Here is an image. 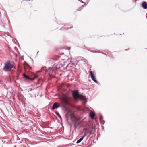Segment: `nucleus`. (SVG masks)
I'll use <instances>...</instances> for the list:
<instances>
[{
  "mask_svg": "<svg viewBox=\"0 0 147 147\" xmlns=\"http://www.w3.org/2000/svg\"><path fill=\"white\" fill-rule=\"evenodd\" d=\"M62 65L61 63H58L54 65L51 68L49 72H51L52 74L53 75L56 74V71L61 67H62Z\"/></svg>",
  "mask_w": 147,
  "mask_h": 147,
  "instance_id": "obj_1",
  "label": "nucleus"
},
{
  "mask_svg": "<svg viewBox=\"0 0 147 147\" xmlns=\"http://www.w3.org/2000/svg\"><path fill=\"white\" fill-rule=\"evenodd\" d=\"M13 66L9 62H7L4 64L3 70L6 71H10L13 68Z\"/></svg>",
  "mask_w": 147,
  "mask_h": 147,
  "instance_id": "obj_2",
  "label": "nucleus"
},
{
  "mask_svg": "<svg viewBox=\"0 0 147 147\" xmlns=\"http://www.w3.org/2000/svg\"><path fill=\"white\" fill-rule=\"evenodd\" d=\"M90 74L92 80L95 83L98 84V82L96 80V78L92 71H90Z\"/></svg>",
  "mask_w": 147,
  "mask_h": 147,
  "instance_id": "obj_3",
  "label": "nucleus"
},
{
  "mask_svg": "<svg viewBox=\"0 0 147 147\" xmlns=\"http://www.w3.org/2000/svg\"><path fill=\"white\" fill-rule=\"evenodd\" d=\"M77 65V64L76 63L71 62L69 63L68 64L67 66V67H70L71 68H73L76 67Z\"/></svg>",
  "mask_w": 147,
  "mask_h": 147,
  "instance_id": "obj_4",
  "label": "nucleus"
},
{
  "mask_svg": "<svg viewBox=\"0 0 147 147\" xmlns=\"http://www.w3.org/2000/svg\"><path fill=\"white\" fill-rule=\"evenodd\" d=\"M79 95V92L77 90H74L72 92L73 96L76 99L78 98Z\"/></svg>",
  "mask_w": 147,
  "mask_h": 147,
  "instance_id": "obj_5",
  "label": "nucleus"
},
{
  "mask_svg": "<svg viewBox=\"0 0 147 147\" xmlns=\"http://www.w3.org/2000/svg\"><path fill=\"white\" fill-rule=\"evenodd\" d=\"M60 106V104L56 102L53 104L52 107V109L53 110L57 109Z\"/></svg>",
  "mask_w": 147,
  "mask_h": 147,
  "instance_id": "obj_6",
  "label": "nucleus"
},
{
  "mask_svg": "<svg viewBox=\"0 0 147 147\" xmlns=\"http://www.w3.org/2000/svg\"><path fill=\"white\" fill-rule=\"evenodd\" d=\"M51 69V68L50 67H49L47 69H46V67H44L42 68V71H45L46 72H48L49 73V75L52 74L51 72H49L50 71V70Z\"/></svg>",
  "mask_w": 147,
  "mask_h": 147,
  "instance_id": "obj_7",
  "label": "nucleus"
},
{
  "mask_svg": "<svg viewBox=\"0 0 147 147\" xmlns=\"http://www.w3.org/2000/svg\"><path fill=\"white\" fill-rule=\"evenodd\" d=\"M84 132L83 136H84V137H85L88 134H90L89 131H88V129H84Z\"/></svg>",
  "mask_w": 147,
  "mask_h": 147,
  "instance_id": "obj_8",
  "label": "nucleus"
},
{
  "mask_svg": "<svg viewBox=\"0 0 147 147\" xmlns=\"http://www.w3.org/2000/svg\"><path fill=\"white\" fill-rule=\"evenodd\" d=\"M142 6L143 8L145 9H147V3L145 1H144L142 3Z\"/></svg>",
  "mask_w": 147,
  "mask_h": 147,
  "instance_id": "obj_9",
  "label": "nucleus"
},
{
  "mask_svg": "<svg viewBox=\"0 0 147 147\" xmlns=\"http://www.w3.org/2000/svg\"><path fill=\"white\" fill-rule=\"evenodd\" d=\"M89 115L91 119H94L95 116V114L93 112H91L89 113Z\"/></svg>",
  "mask_w": 147,
  "mask_h": 147,
  "instance_id": "obj_10",
  "label": "nucleus"
},
{
  "mask_svg": "<svg viewBox=\"0 0 147 147\" xmlns=\"http://www.w3.org/2000/svg\"><path fill=\"white\" fill-rule=\"evenodd\" d=\"M87 50H88L90 52H92L93 53H96V52H98V53H101L102 54H104L103 52H101V51L100 50H95V51H94L92 50H89L87 49Z\"/></svg>",
  "mask_w": 147,
  "mask_h": 147,
  "instance_id": "obj_11",
  "label": "nucleus"
},
{
  "mask_svg": "<svg viewBox=\"0 0 147 147\" xmlns=\"http://www.w3.org/2000/svg\"><path fill=\"white\" fill-rule=\"evenodd\" d=\"M38 77V75H36L33 78H31L29 77H28V79L30 80L31 81H33L36 78Z\"/></svg>",
  "mask_w": 147,
  "mask_h": 147,
  "instance_id": "obj_12",
  "label": "nucleus"
},
{
  "mask_svg": "<svg viewBox=\"0 0 147 147\" xmlns=\"http://www.w3.org/2000/svg\"><path fill=\"white\" fill-rule=\"evenodd\" d=\"M88 129L90 133V135L92 133V132L93 130V128L92 127H90Z\"/></svg>",
  "mask_w": 147,
  "mask_h": 147,
  "instance_id": "obj_13",
  "label": "nucleus"
},
{
  "mask_svg": "<svg viewBox=\"0 0 147 147\" xmlns=\"http://www.w3.org/2000/svg\"><path fill=\"white\" fill-rule=\"evenodd\" d=\"M55 114L57 115L61 119L62 118L61 117V116L59 114V113L57 111L55 112Z\"/></svg>",
  "mask_w": 147,
  "mask_h": 147,
  "instance_id": "obj_14",
  "label": "nucleus"
},
{
  "mask_svg": "<svg viewBox=\"0 0 147 147\" xmlns=\"http://www.w3.org/2000/svg\"><path fill=\"white\" fill-rule=\"evenodd\" d=\"M72 28V27H70V28H65V27H64V28H61L60 29H62V30H63V29H65V30H67V29H68L69 28Z\"/></svg>",
  "mask_w": 147,
  "mask_h": 147,
  "instance_id": "obj_15",
  "label": "nucleus"
},
{
  "mask_svg": "<svg viewBox=\"0 0 147 147\" xmlns=\"http://www.w3.org/2000/svg\"><path fill=\"white\" fill-rule=\"evenodd\" d=\"M23 77L24 78H25L26 79H28V78L29 76H28L26 75L25 74H24L23 75Z\"/></svg>",
  "mask_w": 147,
  "mask_h": 147,
  "instance_id": "obj_16",
  "label": "nucleus"
},
{
  "mask_svg": "<svg viewBox=\"0 0 147 147\" xmlns=\"http://www.w3.org/2000/svg\"><path fill=\"white\" fill-rule=\"evenodd\" d=\"M100 122H101V123L102 124H104L105 121L104 120H103V119H102V120H100Z\"/></svg>",
  "mask_w": 147,
  "mask_h": 147,
  "instance_id": "obj_17",
  "label": "nucleus"
},
{
  "mask_svg": "<svg viewBox=\"0 0 147 147\" xmlns=\"http://www.w3.org/2000/svg\"><path fill=\"white\" fill-rule=\"evenodd\" d=\"M103 119V117L102 115H100L99 117V119L100 120H101Z\"/></svg>",
  "mask_w": 147,
  "mask_h": 147,
  "instance_id": "obj_18",
  "label": "nucleus"
},
{
  "mask_svg": "<svg viewBox=\"0 0 147 147\" xmlns=\"http://www.w3.org/2000/svg\"><path fill=\"white\" fill-rule=\"evenodd\" d=\"M81 142V141L79 139L76 142V143L78 144V143H80V142Z\"/></svg>",
  "mask_w": 147,
  "mask_h": 147,
  "instance_id": "obj_19",
  "label": "nucleus"
},
{
  "mask_svg": "<svg viewBox=\"0 0 147 147\" xmlns=\"http://www.w3.org/2000/svg\"><path fill=\"white\" fill-rule=\"evenodd\" d=\"M83 9L82 8V7H80L79 8L78 10H77L78 11H81V10L82 9Z\"/></svg>",
  "mask_w": 147,
  "mask_h": 147,
  "instance_id": "obj_20",
  "label": "nucleus"
},
{
  "mask_svg": "<svg viewBox=\"0 0 147 147\" xmlns=\"http://www.w3.org/2000/svg\"><path fill=\"white\" fill-rule=\"evenodd\" d=\"M84 137V136H83V137H82L80 139V140L81 141L83 140Z\"/></svg>",
  "mask_w": 147,
  "mask_h": 147,
  "instance_id": "obj_21",
  "label": "nucleus"
},
{
  "mask_svg": "<svg viewBox=\"0 0 147 147\" xmlns=\"http://www.w3.org/2000/svg\"><path fill=\"white\" fill-rule=\"evenodd\" d=\"M81 100L82 101H86V98H84V99H81Z\"/></svg>",
  "mask_w": 147,
  "mask_h": 147,
  "instance_id": "obj_22",
  "label": "nucleus"
},
{
  "mask_svg": "<svg viewBox=\"0 0 147 147\" xmlns=\"http://www.w3.org/2000/svg\"><path fill=\"white\" fill-rule=\"evenodd\" d=\"M85 6H84V5H82L81 7H82V8L83 9V8L85 7Z\"/></svg>",
  "mask_w": 147,
  "mask_h": 147,
  "instance_id": "obj_23",
  "label": "nucleus"
},
{
  "mask_svg": "<svg viewBox=\"0 0 147 147\" xmlns=\"http://www.w3.org/2000/svg\"><path fill=\"white\" fill-rule=\"evenodd\" d=\"M88 3H87V4L85 3V4H84V6H86L87 5V4H88Z\"/></svg>",
  "mask_w": 147,
  "mask_h": 147,
  "instance_id": "obj_24",
  "label": "nucleus"
},
{
  "mask_svg": "<svg viewBox=\"0 0 147 147\" xmlns=\"http://www.w3.org/2000/svg\"><path fill=\"white\" fill-rule=\"evenodd\" d=\"M30 58L31 59V60H32V61H33V60L31 58Z\"/></svg>",
  "mask_w": 147,
  "mask_h": 147,
  "instance_id": "obj_25",
  "label": "nucleus"
},
{
  "mask_svg": "<svg viewBox=\"0 0 147 147\" xmlns=\"http://www.w3.org/2000/svg\"><path fill=\"white\" fill-rule=\"evenodd\" d=\"M128 49H125V50H127Z\"/></svg>",
  "mask_w": 147,
  "mask_h": 147,
  "instance_id": "obj_26",
  "label": "nucleus"
},
{
  "mask_svg": "<svg viewBox=\"0 0 147 147\" xmlns=\"http://www.w3.org/2000/svg\"><path fill=\"white\" fill-rule=\"evenodd\" d=\"M57 147H59V146H57Z\"/></svg>",
  "mask_w": 147,
  "mask_h": 147,
  "instance_id": "obj_27",
  "label": "nucleus"
},
{
  "mask_svg": "<svg viewBox=\"0 0 147 147\" xmlns=\"http://www.w3.org/2000/svg\"><path fill=\"white\" fill-rule=\"evenodd\" d=\"M29 1H30V0H28Z\"/></svg>",
  "mask_w": 147,
  "mask_h": 147,
  "instance_id": "obj_28",
  "label": "nucleus"
}]
</instances>
